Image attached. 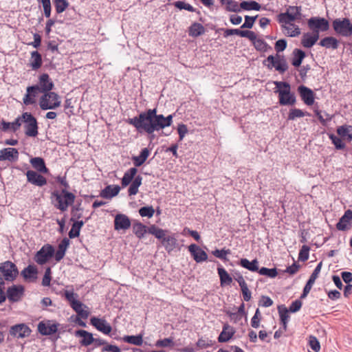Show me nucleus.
<instances>
[{"label":"nucleus","instance_id":"obj_1","mask_svg":"<svg viewBox=\"0 0 352 352\" xmlns=\"http://www.w3.org/2000/svg\"><path fill=\"white\" fill-rule=\"evenodd\" d=\"M127 122L133 126L140 132L152 134L165 127L170 126L173 123V115L164 117L162 114H157V109H149L140 113L138 116L129 118Z\"/></svg>","mask_w":352,"mask_h":352},{"label":"nucleus","instance_id":"obj_2","mask_svg":"<svg viewBox=\"0 0 352 352\" xmlns=\"http://www.w3.org/2000/svg\"><path fill=\"white\" fill-rule=\"evenodd\" d=\"M75 198V195L66 189L54 190L51 195L52 204L61 212H65L69 206L73 205Z\"/></svg>","mask_w":352,"mask_h":352},{"label":"nucleus","instance_id":"obj_3","mask_svg":"<svg viewBox=\"0 0 352 352\" xmlns=\"http://www.w3.org/2000/svg\"><path fill=\"white\" fill-rule=\"evenodd\" d=\"M60 105V97L55 92L45 93L39 100V106L42 110L54 109Z\"/></svg>","mask_w":352,"mask_h":352},{"label":"nucleus","instance_id":"obj_4","mask_svg":"<svg viewBox=\"0 0 352 352\" xmlns=\"http://www.w3.org/2000/svg\"><path fill=\"white\" fill-rule=\"evenodd\" d=\"M0 272L4 280L10 282L14 281L19 274L16 265L10 261L0 263Z\"/></svg>","mask_w":352,"mask_h":352},{"label":"nucleus","instance_id":"obj_5","mask_svg":"<svg viewBox=\"0 0 352 352\" xmlns=\"http://www.w3.org/2000/svg\"><path fill=\"white\" fill-rule=\"evenodd\" d=\"M25 122V133L29 137H36L38 135V124L36 119L30 113L25 112L22 114Z\"/></svg>","mask_w":352,"mask_h":352},{"label":"nucleus","instance_id":"obj_6","mask_svg":"<svg viewBox=\"0 0 352 352\" xmlns=\"http://www.w3.org/2000/svg\"><path fill=\"white\" fill-rule=\"evenodd\" d=\"M333 26L334 30L342 36H350L352 35V23L349 19H337L333 21Z\"/></svg>","mask_w":352,"mask_h":352},{"label":"nucleus","instance_id":"obj_7","mask_svg":"<svg viewBox=\"0 0 352 352\" xmlns=\"http://www.w3.org/2000/svg\"><path fill=\"white\" fill-rule=\"evenodd\" d=\"M307 25L310 30L316 35H319L320 32L326 31L329 29V21L320 17H311L307 21Z\"/></svg>","mask_w":352,"mask_h":352},{"label":"nucleus","instance_id":"obj_8","mask_svg":"<svg viewBox=\"0 0 352 352\" xmlns=\"http://www.w3.org/2000/svg\"><path fill=\"white\" fill-rule=\"evenodd\" d=\"M54 254V249L53 246L50 244L45 245L36 252L34 261L39 265H43L48 261Z\"/></svg>","mask_w":352,"mask_h":352},{"label":"nucleus","instance_id":"obj_9","mask_svg":"<svg viewBox=\"0 0 352 352\" xmlns=\"http://www.w3.org/2000/svg\"><path fill=\"white\" fill-rule=\"evenodd\" d=\"M25 288L21 285H12L8 287L6 291V298L11 302H16L21 300L24 295Z\"/></svg>","mask_w":352,"mask_h":352},{"label":"nucleus","instance_id":"obj_10","mask_svg":"<svg viewBox=\"0 0 352 352\" xmlns=\"http://www.w3.org/2000/svg\"><path fill=\"white\" fill-rule=\"evenodd\" d=\"M10 333L14 338H23L30 335L31 329L25 324H18L11 327Z\"/></svg>","mask_w":352,"mask_h":352},{"label":"nucleus","instance_id":"obj_11","mask_svg":"<svg viewBox=\"0 0 352 352\" xmlns=\"http://www.w3.org/2000/svg\"><path fill=\"white\" fill-rule=\"evenodd\" d=\"M90 323L98 331L102 332V333H104L105 335H109L112 330L111 326L104 318L92 317L90 319Z\"/></svg>","mask_w":352,"mask_h":352},{"label":"nucleus","instance_id":"obj_12","mask_svg":"<svg viewBox=\"0 0 352 352\" xmlns=\"http://www.w3.org/2000/svg\"><path fill=\"white\" fill-rule=\"evenodd\" d=\"M321 267H322V262H320L317 265L316 268L314 269V270L312 272V274H311L309 280H307L306 285H305L302 293L300 296L301 298H305L308 295L309 292L311 291L312 286L314 284V283H315L316 278H318V274L321 270Z\"/></svg>","mask_w":352,"mask_h":352},{"label":"nucleus","instance_id":"obj_13","mask_svg":"<svg viewBox=\"0 0 352 352\" xmlns=\"http://www.w3.org/2000/svg\"><path fill=\"white\" fill-rule=\"evenodd\" d=\"M190 252L193 259L198 263L206 261L208 260V254L199 245L191 244L188 246Z\"/></svg>","mask_w":352,"mask_h":352},{"label":"nucleus","instance_id":"obj_14","mask_svg":"<svg viewBox=\"0 0 352 352\" xmlns=\"http://www.w3.org/2000/svg\"><path fill=\"white\" fill-rule=\"evenodd\" d=\"M279 104L280 105H294L296 100L294 93L291 92L290 89H283L279 91L278 96Z\"/></svg>","mask_w":352,"mask_h":352},{"label":"nucleus","instance_id":"obj_15","mask_svg":"<svg viewBox=\"0 0 352 352\" xmlns=\"http://www.w3.org/2000/svg\"><path fill=\"white\" fill-rule=\"evenodd\" d=\"M26 94L25 95L23 102L25 105L33 104L36 102V97L38 93H41L38 85H33L27 87Z\"/></svg>","mask_w":352,"mask_h":352},{"label":"nucleus","instance_id":"obj_16","mask_svg":"<svg viewBox=\"0 0 352 352\" xmlns=\"http://www.w3.org/2000/svg\"><path fill=\"white\" fill-rule=\"evenodd\" d=\"M28 182L37 186H43L47 184L46 178L34 170H28L26 173Z\"/></svg>","mask_w":352,"mask_h":352},{"label":"nucleus","instance_id":"obj_17","mask_svg":"<svg viewBox=\"0 0 352 352\" xmlns=\"http://www.w3.org/2000/svg\"><path fill=\"white\" fill-rule=\"evenodd\" d=\"M130 219L124 214H118L114 219V229L116 230H127L131 227Z\"/></svg>","mask_w":352,"mask_h":352},{"label":"nucleus","instance_id":"obj_18","mask_svg":"<svg viewBox=\"0 0 352 352\" xmlns=\"http://www.w3.org/2000/svg\"><path fill=\"white\" fill-rule=\"evenodd\" d=\"M298 91L301 97L302 100L308 106H311L314 102V94L313 91L304 86L300 85L298 88Z\"/></svg>","mask_w":352,"mask_h":352},{"label":"nucleus","instance_id":"obj_19","mask_svg":"<svg viewBox=\"0 0 352 352\" xmlns=\"http://www.w3.org/2000/svg\"><path fill=\"white\" fill-rule=\"evenodd\" d=\"M19 159V151L15 148L8 147L0 150V161L16 162Z\"/></svg>","mask_w":352,"mask_h":352},{"label":"nucleus","instance_id":"obj_20","mask_svg":"<svg viewBox=\"0 0 352 352\" xmlns=\"http://www.w3.org/2000/svg\"><path fill=\"white\" fill-rule=\"evenodd\" d=\"M352 226V210H347L344 214L340 218L336 225L339 230L344 231L349 230Z\"/></svg>","mask_w":352,"mask_h":352},{"label":"nucleus","instance_id":"obj_21","mask_svg":"<svg viewBox=\"0 0 352 352\" xmlns=\"http://www.w3.org/2000/svg\"><path fill=\"white\" fill-rule=\"evenodd\" d=\"M41 93L45 94L50 91L54 87V83L47 74H43L39 77L38 84Z\"/></svg>","mask_w":352,"mask_h":352},{"label":"nucleus","instance_id":"obj_22","mask_svg":"<svg viewBox=\"0 0 352 352\" xmlns=\"http://www.w3.org/2000/svg\"><path fill=\"white\" fill-rule=\"evenodd\" d=\"M236 331L230 324L226 323L223 326L222 331L218 337L219 342H228L232 336L234 335Z\"/></svg>","mask_w":352,"mask_h":352},{"label":"nucleus","instance_id":"obj_23","mask_svg":"<svg viewBox=\"0 0 352 352\" xmlns=\"http://www.w3.org/2000/svg\"><path fill=\"white\" fill-rule=\"evenodd\" d=\"M57 324L41 322L38 324V332L43 336H50L57 331Z\"/></svg>","mask_w":352,"mask_h":352},{"label":"nucleus","instance_id":"obj_24","mask_svg":"<svg viewBox=\"0 0 352 352\" xmlns=\"http://www.w3.org/2000/svg\"><path fill=\"white\" fill-rule=\"evenodd\" d=\"M120 190V187L118 185H108L102 189L100 195L104 199H111L116 196Z\"/></svg>","mask_w":352,"mask_h":352},{"label":"nucleus","instance_id":"obj_25","mask_svg":"<svg viewBox=\"0 0 352 352\" xmlns=\"http://www.w3.org/2000/svg\"><path fill=\"white\" fill-rule=\"evenodd\" d=\"M69 245V240L67 238H64L58 244V250H56L54 258L56 261L59 262L65 256L67 247Z\"/></svg>","mask_w":352,"mask_h":352},{"label":"nucleus","instance_id":"obj_26","mask_svg":"<svg viewBox=\"0 0 352 352\" xmlns=\"http://www.w3.org/2000/svg\"><path fill=\"white\" fill-rule=\"evenodd\" d=\"M319 35H316L314 33L307 32L302 36L301 43L306 48L311 47L318 40Z\"/></svg>","mask_w":352,"mask_h":352},{"label":"nucleus","instance_id":"obj_27","mask_svg":"<svg viewBox=\"0 0 352 352\" xmlns=\"http://www.w3.org/2000/svg\"><path fill=\"white\" fill-rule=\"evenodd\" d=\"M76 336L82 338L80 342L82 346H87L94 341L93 334L85 330L80 329L76 331Z\"/></svg>","mask_w":352,"mask_h":352},{"label":"nucleus","instance_id":"obj_28","mask_svg":"<svg viewBox=\"0 0 352 352\" xmlns=\"http://www.w3.org/2000/svg\"><path fill=\"white\" fill-rule=\"evenodd\" d=\"M301 6H289L287 8V11L282 13V15L287 16L289 17V20L294 21L300 18L301 15Z\"/></svg>","mask_w":352,"mask_h":352},{"label":"nucleus","instance_id":"obj_29","mask_svg":"<svg viewBox=\"0 0 352 352\" xmlns=\"http://www.w3.org/2000/svg\"><path fill=\"white\" fill-rule=\"evenodd\" d=\"M205 33V28L199 23L194 22L188 28V35L192 37H198Z\"/></svg>","mask_w":352,"mask_h":352},{"label":"nucleus","instance_id":"obj_30","mask_svg":"<svg viewBox=\"0 0 352 352\" xmlns=\"http://www.w3.org/2000/svg\"><path fill=\"white\" fill-rule=\"evenodd\" d=\"M161 242L168 252L173 251L177 246V239L174 234L166 235Z\"/></svg>","mask_w":352,"mask_h":352},{"label":"nucleus","instance_id":"obj_31","mask_svg":"<svg viewBox=\"0 0 352 352\" xmlns=\"http://www.w3.org/2000/svg\"><path fill=\"white\" fill-rule=\"evenodd\" d=\"M42 57L38 51H33L31 52V57L30 59V66L33 70L38 69L42 65Z\"/></svg>","mask_w":352,"mask_h":352},{"label":"nucleus","instance_id":"obj_32","mask_svg":"<svg viewBox=\"0 0 352 352\" xmlns=\"http://www.w3.org/2000/svg\"><path fill=\"white\" fill-rule=\"evenodd\" d=\"M239 265L241 267H243L251 272H258V270H259L258 261L256 258L252 260V261H250L247 258H241L239 261Z\"/></svg>","mask_w":352,"mask_h":352},{"label":"nucleus","instance_id":"obj_33","mask_svg":"<svg viewBox=\"0 0 352 352\" xmlns=\"http://www.w3.org/2000/svg\"><path fill=\"white\" fill-rule=\"evenodd\" d=\"M274 63H275L273 64L274 65L273 66V68H275V69L280 74H283L287 70L288 65L286 59L283 56L276 54V58Z\"/></svg>","mask_w":352,"mask_h":352},{"label":"nucleus","instance_id":"obj_34","mask_svg":"<svg viewBox=\"0 0 352 352\" xmlns=\"http://www.w3.org/2000/svg\"><path fill=\"white\" fill-rule=\"evenodd\" d=\"M150 154V151L147 148L142 149L138 156H133L132 160L135 167L142 165L148 158Z\"/></svg>","mask_w":352,"mask_h":352},{"label":"nucleus","instance_id":"obj_35","mask_svg":"<svg viewBox=\"0 0 352 352\" xmlns=\"http://www.w3.org/2000/svg\"><path fill=\"white\" fill-rule=\"evenodd\" d=\"M32 166L40 173H46L48 168L46 167L44 160L41 157H34L30 160Z\"/></svg>","mask_w":352,"mask_h":352},{"label":"nucleus","instance_id":"obj_36","mask_svg":"<svg viewBox=\"0 0 352 352\" xmlns=\"http://www.w3.org/2000/svg\"><path fill=\"white\" fill-rule=\"evenodd\" d=\"M21 124L20 118H16L15 121L12 122L2 120L0 125V129L3 131H7L11 129L14 132H15L19 129Z\"/></svg>","mask_w":352,"mask_h":352},{"label":"nucleus","instance_id":"obj_37","mask_svg":"<svg viewBox=\"0 0 352 352\" xmlns=\"http://www.w3.org/2000/svg\"><path fill=\"white\" fill-rule=\"evenodd\" d=\"M133 232L139 239H141L148 232V228L142 223L137 221L133 224Z\"/></svg>","mask_w":352,"mask_h":352},{"label":"nucleus","instance_id":"obj_38","mask_svg":"<svg viewBox=\"0 0 352 352\" xmlns=\"http://www.w3.org/2000/svg\"><path fill=\"white\" fill-rule=\"evenodd\" d=\"M217 272L220 278V283L221 286L226 285H229L231 284V283L232 282V278L223 267H218Z\"/></svg>","mask_w":352,"mask_h":352},{"label":"nucleus","instance_id":"obj_39","mask_svg":"<svg viewBox=\"0 0 352 352\" xmlns=\"http://www.w3.org/2000/svg\"><path fill=\"white\" fill-rule=\"evenodd\" d=\"M38 271L36 267L29 265L21 271V276L24 279H36Z\"/></svg>","mask_w":352,"mask_h":352},{"label":"nucleus","instance_id":"obj_40","mask_svg":"<svg viewBox=\"0 0 352 352\" xmlns=\"http://www.w3.org/2000/svg\"><path fill=\"white\" fill-rule=\"evenodd\" d=\"M137 171V168L134 167L129 168L127 171L124 173V176L122 179V187H125L131 183L132 179L135 176Z\"/></svg>","mask_w":352,"mask_h":352},{"label":"nucleus","instance_id":"obj_41","mask_svg":"<svg viewBox=\"0 0 352 352\" xmlns=\"http://www.w3.org/2000/svg\"><path fill=\"white\" fill-rule=\"evenodd\" d=\"M122 340L124 342L136 346H141L143 343V336L141 334L135 336H124L122 338Z\"/></svg>","mask_w":352,"mask_h":352},{"label":"nucleus","instance_id":"obj_42","mask_svg":"<svg viewBox=\"0 0 352 352\" xmlns=\"http://www.w3.org/2000/svg\"><path fill=\"white\" fill-rule=\"evenodd\" d=\"M167 232V230L160 228L155 225H151L148 228V232L161 241L164 238Z\"/></svg>","mask_w":352,"mask_h":352},{"label":"nucleus","instance_id":"obj_43","mask_svg":"<svg viewBox=\"0 0 352 352\" xmlns=\"http://www.w3.org/2000/svg\"><path fill=\"white\" fill-rule=\"evenodd\" d=\"M142 177L136 176L129 188L128 192L130 196L135 195L138 192V188L141 186Z\"/></svg>","mask_w":352,"mask_h":352},{"label":"nucleus","instance_id":"obj_44","mask_svg":"<svg viewBox=\"0 0 352 352\" xmlns=\"http://www.w3.org/2000/svg\"><path fill=\"white\" fill-rule=\"evenodd\" d=\"M240 8L244 10L259 11L261 9V6L255 1H243L240 3Z\"/></svg>","mask_w":352,"mask_h":352},{"label":"nucleus","instance_id":"obj_45","mask_svg":"<svg viewBox=\"0 0 352 352\" xmlns=\"http://www.w3.org/2000/svg\"><path fill=\"white\" fill-rule=\"evenodd\" d=\"M338 134L343 138H346L348 140H352V126L344 125L338 128L337 129Z\"/></svg>","mask_w":352,"mask_h":352},{"label":"nucleus","instance_id":"obj_46","mask_svg":"<svg viewBox=\"0 0 352 352\" xmlns=\"http://www.w3.org/2000/svg\"><path fill=\"white\" fill-rule=\"evenodd\" d=\"M293 54H294V58H293L292 62V65L294 67L300 66L303 58L305 56V52L301 50L295 49L293 52Z\"/></svg>","mask_w":352,"mask_h":352},{"label":"nucleus","instance_id":"obj_47","mask_svg":"<svg viewBox=\"0 0 352 352\" xmlns=\"http://www.w3.org/2000/svg\"><path fill=\"white\" fill-rule=\"evenodd\" d=\"M278 313L280 318V321L283 324L284 329H287V324L289 320V311L288 309L284 307V306H279L278 307Z\"/></svg>","mask_w":352,"mask_h":352},{"label":"nucleus","instance_id":"obj_48","mask_svg":"<svg viewBox=\"0 0 352 352\" xmlns=\"http://www.w3.org/2000/svg\"><path fill=\"white\" fill-rule=\"evenodd\" d=\"M307 115L309 114L307 111H303L296 108L291 109L288 114L287 120H294L296 118H302Z\"/></svg>","mask_w":352,"mask_h":352},{"label":"nucleus","instance_id":"obj_49","mask_svg":"<svg viewBox=\"0 0 352 352\" xmlns=\"http://www.w3.org/2000/svg\"><path fill=\"white\" fill-rule=\"evenodd\" d=\"M255 49L257 51L265 52L269 50H271V47L263 40L261 38H258L253 43Z\"/></svg>","mask_w":352,"mask_h":352},{"label":"nucleus","instance_id":"obj_50","mask_svg":"<svg viewBox=\"0 0 352 352\" xmlns=\"http://www.w3.org/2000/svg\"><path fill=\"white\" fill-rule=\"evenodd\" d=\"M82 208H81L80 202L73 206L72 207V210H71V214H72L71 221H74V219H79L80 218H81L82 217Z\"/></svg>","mask_w":352,"mask_h":352},{"label":"nucleus","instance_id":"obj_51","mask_svg":"<svg viewBox=\"0 0 352 352\" xmlns=\"http://www.w3.org/2000/svg\"><path fill=\"white\" fill-rule=\"evenodd\" d=\"M258 274L262 276H265L267 277L274 278L278 275V272L276 268H267L263 267L259 269Z\"/></svg>","mask_w":352,"mask_h":352},{"label":"nucleus","instance_id":"obj_52","mask_svg":"<svg viewBox=\"0 0 352 352\" xmlns=\"http://www.w3.org/2000/svg\"><path fill=\"white\" fill-rule=\"evenodd\" d=\"M175 345L173 338H166L162 340H158L155 342V346L156 347H173Z\"/></svg>","mask_w":352,"mask_h":352},{"label":"nucleus","instance_id":"obj_53","mask_svg":"<svg viewBox=\"0 0 352 352\" xmlns=\"http://www.w3.org/2000/svg\"><path fill=\"white\" fill-rule=\"evenodd\" d=\"M56 12L58 14L63 12L69 6L67 0H53Z\"/></svg>","mask_w":352,"mask_h":352},{"label":"nucleus","instance_id":"obj_54","mask_svg":"<svg viewBox=\"0 0 352 352\" xmlns=\"http://www.w3.org/2000/svg\"><path fill=\"white\" fill-rule=\"evenodd\" d=\"M308 344L310 348L315 352H318L320 350V344L314 336H309L308 338Z\"/></svg>","mask_w":352,"mask_h":352},{"label":"nucleus","instance_id":"obj_55","mask_svg":"<svg viewBox=\"0 0 352 352\" xmlns=\"http://www.w3.org/2000/svg\"><path fill=\"white\" fill-rule=\"evenodd\" d=\"M310 248L306 245L302 246L299 254L298 260L300 261H306L309 259Z\"/></svg>","mask_w":352,"mask_h":352},{"label":"nucleus","instance_id":"obj_56","mask_svg":"<svg viewBox=\"0 0 352 352\" xmlns=\"http://www.w3.org/2000/svg\"><path fill=\"white\" fill-rule=\"evenodd\" d=\"M155 210L152 206H144L139 210V214L141 217L151 218L153 216Z\"/></svg>","mask_w":352,"mask_h":352},{"label":"nucleus","instance_id":"obj_57","mask_svg":"<svg viewBox=\"0 0 352 352\" xmlns=\"http://www.w3.org/2000/svg\"><path fill=\"white\" fill-rule=\"evenodd\" d=\"M285 28L287 30V34L289 36L294 37L300 34V28L294 23H289V25L285 27Z\"/></svg>","mask_w":352,"mask_h":352},{"label":"nucleus","instance_id":"obj_58","mask_svg":"<svg viewBox=\"0 0 352 352\" xmlns=\"http://www.w3.org/2000/svg\"><path fill=\"white\" fill-rule=\"evenodd\" d=\"M42 4L43 8L44 15L46 18H49L51 16V2L50 0H38Z\"/></svg>","mask_w":352,"mask_h":352},{"label":"nucleus","instance_id":"obj_59","mask_svg":"<svg viewBox=\"0 0 352 352\" xmlns=\"http://www.w3.org/2000/svg\"><path fill=\"white\" fill-rule=\"evenodd\" d=\"M212 254L218 258H220L221 260H226L227 258H226V256L228 254H230V250L229 249H222V250H218V249H216L215 250L212 251Z\"/></svg>","mask_w":352,"mask_h":352},{"label":"nucleus","instance_id":"obj_60","mask_svg":"<svg viewBox=\"0 0 352 352\" xmlns=\"http://www.w3.org/2000/svg\"><path fill=\"white\" fill-rule=\"evenodd\" d=\"M197 346L199 349H206L212 346L213 342L211 340L199 338L197 342Z\"/></svg>","mask_w":352,"mask_h":352},{"label":"nucleus","instance_id":"obj_61","mask_svg":"<svg viewBox=\"0 0 352 352\" xmlns=\"http://www.w3.org/2000/svg\"><path fill=\"white\" fill-rule=\"evenodd\" d=\"M258 17V15H256L255 16H245V22L241 26V28H252L255 20Z\"/></svg>","mask_w":352,"mask_h":352},{"label":"nucleus","instance_id":"obj_62","mask_svg":"<svg viewBox=\"0 0 352 352\" xmlns=\"http://www.w3.org/2000/svg\"><path fill=\"white\" fill-rule=\"evenodd\" d=\"M274 84L276 85V90L274 92L279 94V91L283 89H290V85L287 82L274 81Z\"/></svg>","mask_w":352,"mask_h":352},{"label":"nucleus","instance_id":"obj_63","mask_svg":"<svg viewBox=\"0 0 352 352\" xmlns=\"http://www.w3.org/2000/svg\"><path fill=\"white\" fill-rule=\"evenodd\" d=\"M65 297L67 299V300L69 301L70 305L73 304L74 302L77 301L76 299L78 298V294L74 293L73 290L68 291L66 290L65 292Z\"/></svg>","mask_w":352,"mask_h":352},{"label":"nucleus","instance_id":"obj_64","mask_svg":"<svg viewBox=\"0 0 352 352\" xmlns=\"http://www.w3.org/2000/svg\"><path fill=\"white\" fill-rule=\"evenodd\" d=\"M226 314L228 316H229L230 320L232 321H233V322H234V323H237L243 318V316L241 314H240L237 312H232L230 310L226 311Z\"/></svg>","mask_w":352,"mask_h":352}]
</instances>
